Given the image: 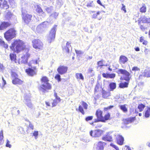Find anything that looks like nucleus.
<instances>
[{
  "mask_svg": "<svg viewBox=\"0 0 150 150\" xmlns=\"http://www.w3.org/2000/svg\"><path fill=\"white\" fill-rule=\"evenodd\" d=\"M110 145L111 146H112L113 148H115L117 150H118V148L116 145L113 144H110Z\"/></svg>",
  "mask_w": 150,
  "mask_h": 150,
  "instance_id": "e2e57ef3",
  "label": "nucleus"
},
{
  "mask_svg": "<svg viewBox=\"0 0 150 150\" xmlns=\"http://www.w3.org/2000/svg\"><path fill=\"white\" fill-rule=\"evenodd\" d=\"M10 58L12 61H14L16 59V55L13 53H11L10 55Z\"/></svg>",
  "mask_w": 150,
  "mask_h": 150,
  "instance_id": "e433bc0d",
  "label": "nucleus"
},
{
  "mask_svg": "<svg viewBox=\"0 0 150 150\" xmlns=\"http://www.w3.org/2000/svg\"><path fill=\"white\" fill-rule=\"evenodd\" d=\"M142 75L145 77H150V68L145 70L142 74Z\"/></svg>",
  "mask_w": 150,
  "mask_h": 150,
  "instance_id": "5701e85b",
  "label": "nucleus"
},
{
  "mask_svg": "<svg viewBox=\"0 0 150 150\" xmlns=\"http://www.w3.org/2000/svg\"><path fill=\"white\" fill-rule=\"evenodd\" d=\"M22 13V18L24 22L27 24L31 20L32 15L23 12V11Z\"/></svg>",
  "mask_w": 150,
  "mask_h": 150,
  "instance_id": "6e6552de",
  "label": "nucleus"
},
{
  "mask_svg": "<svg viewBox=\"0 0 150 150\" xmlns=\"http://www.w3.org/2000/svg\"><path fill=\"white\" fill-rule=\"evenodd\" d=\"M57 3L59 7H60L62 4L61 3L59 2V0H58L57 1Z\"/></svg>",
  "mask_w": 150,
  "mask_h": 150,
  "instance_id": "69168bd1",
  "label": "nucleus"
},
{
  "mask_svg": "<svg viewBox=\"0 0 150 150\" xmlns=\"http://www.w3.org/2000/svg\"><path fill=\"white\" fill-rule=\"evenodd\" d=\"M41 85L40 86V89L43 92L50 89L51 86L48 82L49 80L45 76H43L41 79Z\"/></svg>",
  "mask_w": 150,
  "mask_h": 150,
  "instance_id": "f03ea898",
  "label": "nucleus"
},
{
  "mask_svg": "<svg viewBox=\"0 0 150 150\" xmlns=\"http://www.w3.org/2000/svg\"><path fill=\"white\" fill-rule=\"evenodd\" d=\"M68 69V67L64 66H60L57 69V71L58 73L62 75L66 73Z\"/></svg>",
  "mask_w": 150,
  "mask_h": 150,
  "instance_id": "9b49d317",
  "label": "nucleus"
},
{
  "mask_svg": "<svg viewBox=\"0 0 150 150\" xmlns=\"http://www.w3.org/2000/svg\"><path fill=\"white\" fill-rule=\"evenodd\" d=\"M102 111L99 109H98L97 110L96 112V115L97 117V119L94 120V122H105L104 120L103 119V117L102 116Z\"/></svg>",
  "mask_w": 150,
  "mask_h": 150,
  "instance_id": "0eeeda50",
  "label": "nucleus"
},
{
  "mask_svg": "<svg viewBox=\"0 0 150 150\" xmlns=\"http://www.w3.org/2000/svg\"><path fill=\"white\" fill-rule=\"evenodd\" d=\"M10 25V24L8 22H4L2 23L0 26V30H3L6 28Z\"/></svg>",
  "mask_w": 150,
  "mask_h": 150,
  "instance_id": "b1692460",
  "label": "nucleus"
},
{
  "mask_svg": "<svg viewBox=\"0 0 150 150\" xmlns=\"http://www.w3.org/2000/svg\"><path fill=\"white\" fill-rule=\"evenodd\" d=\"M5 17L7 19L9 20L10 19H16V16L12 14L10 11H6L4 13Z\"/></svg>",
  "mask_w": 150,
  "mask_h": 150,
  "instance_id": "2eb2a0df",
  "label": "nucleus"
},
{
  "mask_svg": "<svg viewBox=\"0 0 150 150\" xmlns=\"http://www.w3.org/2000/svg\"><path fill=\"white\" fill-rule=\"evenodd\" d=\"M134 118H133L132 119L131 118H128L127 119H125L124 121V124H128L129 123H131L132 121L134 120Z\"/></svg>",
  "mask_w": 150,
  "mask_h": 150,
  "instance_id": "f704fd0d",
  "label": "nucleus"
},
{
  "mask_svg": "<svg viewBox=\"0 0 150 150\" xmlns=\"http://www.w3.org/2000/svg\"><path fill=\"white\" fill-rule=\"evenodd\" d=\"M146 8L145 6H142L140 9V12L145 13L146 11Z\"/></svg>",
  "mask_w": 150,
  "mask_h": 150,
  "instance_id": "49530a36",
  "label": "nucleus"
},
{
  "mask_svg": "<svg viewBox=\"0 0 150 150\" xmlns=\"http://www.w3.org/2000/svg\"><path fill=\"white\" fill-rule=\"evenodd\" d=\"M145 107V105L141 103L139 104L138 105V109H139V112H142L144 110Z\"/></svg>",
  "mask_w": 150,
  "mask_h": 150,
  "instance_id": "cd10ccee",
  "label": "nucleus"
},
{
  "mask_svg": "<svg viewBox=\"0 0 150 150\" xmlns=\"http://www.w3.org/2000/svg\"><path fill=\"white\" fill-rule=\"evenodd\" d=\"M120 108L124 112L127 111V109L125 105H121L119 106Z\"/></svg>",
  "mask_w": 150,
  "mask_h": 150,
  "instance_id": "4c0bfd02",
  "label": "nucleus"
},
{
  "mask_svg": "<svg viewBox=\"0 0 150 150\" xmlns=\"http://www.w3.org/2000/svg\"><path fill=\"white\" fill-rule=\"evenodd\" d=\"M57 25H54L51 29L47 38V40L49 43L53 41L55 38Z\"/></svg>",
  "mask_w": 150,
  "mask_h": 150,
  "instance_id": "20e7f679",
  "label": "nucleus"
},
{
  "mask_svg": "<svg viewBox=\"0 0 150 150\" xmlns=\"http://www.w3.org/2000/svg\"><path fill=\"white\" fill-rule=\"evenodd\" d=\"M110 114L109 113H108L107 114H105L104 117H103V119L104 120L105 122H106V120H109L110 118Z\"/></svg>",
  "mask_w": 150,
  "mask_h": 150,
  "instance_id": "c9c22d12",
  "label": "nucleus"
},
{
  "mask_svg": "<svg viewBox=\"0 0 150 150\" xmlns=\"http://www.w3.org/2000/svg\"><path fill=\"white\" fill-rule=\"evenodd\" d=\"M33 135L34 136L35 139H37L38 138V132L35 131L33 133Z\"/></svg>",
  "mask_w": 150,
  "mask_h": 150,
  "instance_id": "3c124183",
  "label": "nucleus"
},
{
  "mask_svg": "<svg viewBox=\"0 0 150 150\" xmlns=\"http://www.w3.org/2000/svg\"><path fill=\"white\" fill-rule=\"evenodd\" d=\"M128 59L127 57L121 55L120 56L119 59V63L121 64H124L127 62Z\"/></svg>",
  "mask_w": 150,
  "mask_h": 150,
  "instance_id": "aec40b11",
  "label": "nucleus"
},
{
  "mask_svg": "<svg viewBox=\"0 0 150 150\" xmlns=\"http://www.w3.org/2000/svg\"><path fill=\"white\" fill-rule=\"evenodd\" d=\"M141 23L140 21L139 22V25H140V28L142 30H144L145 29H146L147 28V27L143 25H141Z\"/></svg>",
  "mask_w": 150,
  "mask_h": 150,
  "instance_id": "a19ab883",
  "label": "nucleus"
},
{
  "mask_svg": "<svg viewBox=\"0 0 150 150\" xmlns=\"http://www.w3.org/2000/svg\"><path fill=\"white\" fill-rule=\"evenodd\" d=\"M132 70L134 71H139V69L137 67H133Z\"/></svg>",
  "mask_w": 150,
  "mask_h": 150,
  "instance_id": "13d9d810",
  "label": "nucleus"
},
{
  "mask_svg": "<svg viewBox=\"0 0 150 150\" xmlns=\"http://www.w3.org/2000/svg\"><path fill=\"white\" fill-rule=\"evenodd\" d=\"M35 7L36 8V10L37 12L40 13L43 12V11L41 7L39 5L37 4L35 5Z\"/></svg>",
  "mask_w": 150,
  "mask_h": 150,
  "instance_id": "7c9ffc66",
  "label": "nucleus"
},
{
  "mask_svg": "<svg viewBox=\"0 0 150 150\" xmlns=\"http://www.w3.org/2000/svg\"><path fill=\"white\" fill-rule=\"evenodd\" d=\"M58 13L56 12H54L53 13H52L50 16L51 18H53L55 19L56 18L58 15Z\"/></svg>",
  "mask_w": 150,
  "mask_h": 150,
  "instance_id": "58836bf2",
  "label": "nucleus"
},
{
  "mask_svg": "<svg viewBox=\"0 0 150 150\" xmlns=\"http://www.w3.org/2000/svg\"><path fill=\"white\" fill-rule=\"evenodd\" d=\"M25 103L29 108H31L33 107V105L30 102V99L29 97L25 96Z\"/></svg>",
  "mask_w": 150,
  "mask_h": 150,
  "instance_id": "6ab92c4d",
  "label": "nucleus"
},
{
  "mask_svg": "<svg viewBox=\"0 0 150 150\" xmlns=\"http://www.w3.org/2000/svg\"><path fill=\"white\" fill-rule=\"evenodd\" d=\"M26 71L29 75L31 76L36 74V72L35 71L30 68L26 69Z\"/></svg>",
  "mask_w": 150,
  "mask_h": 150,
  "instance_id": "412c9836",
  "label": "nucleus"
},
{
  "mask_svg": "<svg viewBox=\"0 0 150 150\" xmlns=\"http://www.w3.org/2000/svg\"><path fill=\"white\" fill-rule=\"evenodd\" d=\"M122 5L123 6L122 8V10L124 11L125 13H126V11L125 10V6L123 4H122Z\"/></svg>",
  "mask_w": 150,
  "mask_h": 150,
  "instance_id": "338daca9",
  "label": "nucleus"
},
{
  "mask_svg": "<svg viewBox=\"0 0 150 150\" xmlns=\"http://www.w3.org/2000/svg\"><path fill=\"white\" fill-rule=\"evenodd\" d=\"M103 97L104 98H106L110 96V93L107 92L106 91L103 90L102 92Z\"/></svg>",
  "mask_w": 150,
  "mask_h": 150,
  "instance_id": "2f4dec72",
  "label": "nucleus"
},
{
  "mask_svg": "<svg viewBox=\"0 0 150 150\" xmlns=\"http://www.w3.org/2000/svg\"><path fill=\"white\" fill-rule=\"evenodd\" d=\"M55 79L59 81H61V79L60 78V76L59 74H57L55 76Z\"/></svg>",
  "mask_w": 150,
  "mask_h": 150,
  "instance_id": "09e8293b",
  "label": "nucleus"
},
{
  "mask_svg": "<svg viewBox=\"0 0 150 150\" xmlns=\"http://www.w3.org/2000/svg\"><path fill=\"white\" fill-rule=\"evenodd\" d=\"M45 10L48 13H50L53 10V8L52 7H47V8H45Z\"/></svg>",
  "mask_w": 150,
  "mask_h": 150,
  "instance_id": "79ce46f5",
  "label": "nucleus"
},
{
  "mask_svg": "<svg viewBox=\"0 0 150 150\" xmlns=\"http://www.w3.org/2000/svg\"><path fill=\"white\" fill-rule=\"evenodd\" d=\"M4 69V67L3 64L0 63V70L2 71Z\"/></svg>",
  "mask_w": 150,
  "mask_h": 150,
  "instance_id": "0e129e2a",
  "label": "nucleus"
},
{
  "mask_svg": "<svg viewBox=\"0 0 150 150\" xmlns=\"http://www.w3.org/2000/svg\"><path fill=\"white\" fill-rule=\"evenodd\" d=\"M59 102H58V101L57 100V99H54L52 103V107L55 106L57 103Z\"/></svg>",
  "mask_w": 150,
  "mask_h": 150,
  "instance_id": "603ef678",
  "label": "nucleus"
},
{
  "mask_svg": "<svg viewBox=\"0 0 150 150\" xmlns=\"http://www.w3.org/2000/svg\"><path fill=\"white\" fill-rule=\"evenodd\" d=\"M101 12L100 11H98L96 14H94L92 16V18H96L98 15H99Z\"/></svg>",
  "mask_w": 150,
  "mask_h": 150,
  "instance_id": "a18cd8bd",
  "label": "nucleus"
},
{
  "mask_svg": "<svg viewBox=\"0 0 150 150\" xmlns=\"http://www.w3.org/2000/svg\"><path fill=\"white\" fill-rule=\"evenodd\" d=\"M26 121L29 122V127L31 129H32L33 130L34 129V126L28 120H26Z\"/></svg>",
  "mask_w": 150,
  "mask_h": 150,
  "instance_id": "4d7b16f0",
  "label": "nucleus"
},
{
  "mask_svg": "<svg viewBox=\"0 0 150 150\" xmlns=\"http://www.w3.org/2000/svg\"><path fill=\"white\" fill-rule=\"evenodd\" d=\"M10 48L14 52L17 53L19 52L21 50L24 51L25 54L19 59V63L24 64L27 63L28 59L30 56V54L28 53L30 49L29 45L26 44L20 40H16L12 44Z\"/></svg>",
  "mask_w": 150,
  "mask_h": 150,
  "instance_id": "f257e3e1",
  "label": "nucleus"
},
{
  "mask_svg": "<svg viewBox=\"0 0 150 150\" xmlns=\"http://www.w3.org/2000/svg\"><path fill=\"white\" fill-rule=\"evenodd\" d=\"M128 82H121L120 83L119 86V87L121 88H127L128 87Z\"/></svg>",
  "mask_w": 150,
  "mask_h": 150,
  "instance_id": "bb28decb",
  "label": "nucleus"
},
{
  "mask_svg": "<svg viewBox=\"0 0 150 150\" xmlns=\"http://www.w3.org/2000/svg\"><path fill=\"white\" fill-rule=\"evenodd\" d=\"M97 64L99 66H102L103 65V61H100L98 62Z\"/></svg>",
  "mask_w": 150,
  "mask_h": 150,
  "instance_id": "bf43d9fd",
  "label": "nucleus"
},
{
  "mask_svg": "<svg viewBox=\"0 0 150 150\" xmlns=\"http://www.w3.org/2000/svg\"><path fill=\"white\" fill-rule=\"evenodd\" d=\"M0 7L1 8L6 9L9 8V5L6 0H0Z\"/></svg>",
  "mask_w": 150,
  "mask_h": 150,
  "instance_id": "dca6fc26",
  "label": "nucleus"
},
{
  "mask_svg": "<svg viewBox=\"0 0 150 150\" xmlns=\"http://www.w3.org/2000/svg\"><path fill=\"white\" fill-rule=\"evenodd\" d=\"M117 143L120 145H122L123 144L124 141L123 137L119 134H117L116 137Z\"/></svg>",
  "mask_w": 150,
  "mask_h": 150,
  "instance_id": "a211bd4d",
  "label": "nucleus"
},
{
  "mask_svg": "<svg viewBox=\"0 0 150 150\" xmlns=\"http://www.w3.org/2000/svg\"><path fill=\"white\" fill-rule=\"evenodd\" d=\"M142 21L143 23H149V26L148 27L150 26V18L148 16H142L140 18L139 21Z\"/></svg>",
  "mask_w": 150,
  "mask_h": 150,
  "instance_id": "ddd939ff",
  "label": "nucleus"
},
{
  "mask_svg": "<svg viewBox=\"0 0 150 150\" xmlns=\"http://www.w3.org/2000/svg\"><path fill=\"white\" fill-rule=\"evenodd\" d=\"M109 86L110 90V91H113L116 88V84L115 83H110Z\"/></svg>",
  "mask_w": 150,
  "mask_h": 150,
  "instance_id": "a878e982",
  "label": "nucleus"
},
{
  "mask_svg": "<svg viewBox=\"0 0 150 150\" xmlns=\"http://www.w3.org/2000/svg\"><path fill=\"white\" fill-rule=\"evenodd\" d=\"M33 47L36 49L42 50L43 48V44L39 39H36L32 41Z\"/></svg>",
  "mask_w": 150,
  "mask_h": 150,
  "instance_id": "423d86ee",
  "label": "nucleus"
},
{
  "mask_svg": "<svg viewBox=\"0 0 150 150\" xmlns=\"http://www.w3.org/2000/svg\"><path fill=\"white\" fill-rule=\"evenodd\" d=\"M79 110L83 115L85 114V112L83 110V108L82 107L81 105H79Z\"/></svg>",
  "mask_w": 150,
  "mask_h": 150,
  "instance_id": "37998d69",
  "label": "nucleus"
},
{
  "mask_svg": "<svg viewBox=\"0 0 150 150\" xmlns=\"http://www.w3.org/2000/svg\"><path fill=\"white\" fill-rule=\"evenodd\" d=\"M114 135H115V134L113 133V132H109L106 136L103 137L102 139L103 140L109 142L112 141V137Z\"/></svg>",
  "mask_w": 150,
  "mask_h": 150,
  "instance_id": "f8f14e48",
  "label": "nucleus"
},
{
  "mask_svg": "<svg viewBox=\"0 0 150 150\" xmlns=\"http://www.w3.org/2000/svg\"><path fill=\"white\" fill-rule=\"evenodd\" d=\"M16 31L13 28H10L4 33V37L8 41H10L16 37Z\"/></svg>",
  "mask_w": 150,
  "mask_h": 150,
  "instance_id": "7ed1b4c3",
  "label": "nucleus"
},
{
  "mask_svg": "<svg viewBox=\"0 0 150 150\" xmlns=\"http://www.w3.org/2000/svg\"><path fill=\"white\" fill-rule=\"evenodd\" d=\"M2 80L3 81L2 83V84L0 83V87L2 89L6 84V82L3 77H2Z\"/></svg>",
  "mask_w": 150,
  "mask_h": 150,
  "instance_id": "ea45409f",
  "label": "nucleus"
},
{
  "mask_svg": "<svg viewBox=\"0 0 150 150\" xmlns=\"http://www.w3.org/2000/svg\"><path fill=\"white\" fill-rule=\"evenodd\" d=\"M93 116H88L86 117V118H85V120L86 121H88L89 120H91L93 119Z\"/></svg>",
  "mask_w": 150,
  "mask_h": 150,
  "instance_id": "864d4df0",
  "label": "nucleus"
},
{
  "mask_svg": "<svg viewBox=\"0 0 150 150\" xmlns=\"http://www.w3.org/2000/svg\"><path fill=\"white\" fill-rule=\"evenodd\" d=\"M82 105L85 109H87L88 105L86 103L83 102L82 103Z\"/></svg>",
  "mask_w": 150,
  "mask_h": 150,
  "instance_id": "8fccbe9b",
  "label": "nucleus"
},
{
  "mask_svg": "<svg viewBox=\"0 0 150 150\" xmlns=\"http://www.w3.org/2000/svg\"><path fill=\"white\" fill-rule=\"evenodd\" d=\"M87 6L88 7H93L94 6V5L93 3V1H92L91 2L88 3L87 4Z\"/></svg>",
  "mask_w": 150,
  "mask_h": 150,
  "instance_id": "c03bdc74",
  "label": "nucleus"
},
{
  "mask_svg": "<svg viewBox=\"0 0 150 150\" xmlns=\"http://www.w3.org/2000/svg\"><path fill=\"white\" fill-rule=\"evenodd\" d=\"M117 72L118 74H122L124 75V79L128 82L130 78V74L127 71L122 69H118L117 70Z\"/></svg>",
  "mask_w": 150,
  "mask_h": 150,
  "instance_id": "39448f33",
  "label": "nucleus"
},
{
  "mask_svg": "<svg viewBox=\"0 0 150 150\" xmlns=\"http://www.w3.org/2000/svg\"><path fill=\"white\" fill-rule=\"evenodd\" d=\"M97 2L98 4L100 5V6L104 7V6L101 3L100 0H98Z\"/></svg>",
  "mask_w": 150,
  "mask_h": 150,
  "instance_id": "774afa93",
  "label": "nucleus"
},
{
  "mask_svg": "<svg viewBox=\"0 0 150 150\" xmlns=\"http://www.w3.org/2000/svg\"><path fill=\"white\" fill-rule=\"evenodd\" d=\"M3 137V132L2 130L0 132V144H2L4 143Z\"/></svg>",
  "mask_w": 150,
  "mask_h": 150,
  "instance_id": "473e14b6",
  "label": "nucleus"
},
{
  "mask_svg": "<svg viewBox=\"0 0 150 150\" xmlns=\"http://www.w3.org/2000/svg\"><path fill=\"white\" fill-rule=\"evenodd\" d=\"M11 76L12 78V79L13 78H17L18 77V75L16 74V73L14 72H12Z\"/></svg>",
  "mask_w": 150,
  "mask_h": 150,
  "instance_id": "de8ad7c7",
  "label": "nucleus"
},
{
  "mask_svg": "<svg viewBox=\"0 0 150 150\" xmlns=\"http://www.w3.org/2000/svg\"><path fill=\"white\" fill-rule=\"evenodd\" d=\"M105 144V142H99L97 143L94 145L93 147L94 150H103Z\"/></svg>",
  "mask_w": 150,
  "mask_h": 150,
  "instance_id": "9d476101",
  "label": "nucleus"
},
{
  "mask_svg": "<svg viewBox=\"0 0 150 150\" xmlns=\"http://www.w3.org/2000/svg\"><path fill=\"white\" fill-rule=\"evenodd\" d=\"M0 45L1 46L6 49L8 47V45L6 44L1 39H0Z\"/></svg>",
  "mask_w": 150,
  "mask_h": 150,
  "instance_id": "c85d7f7f",
  "label": "nucleus"
},
{
  "mask_svg": "<svg viewBox=\"0 0 150 150\" xmlns=\"http://www.w3.org/2000/svg\"><path fill=\"white\" fill-rule=\"evenodd\" d=\"M70 47V43L67 42L66 43V46L63 47V50L64 52L69 53V48Z\"/></svg>",
  "mask_w": 150,
  "mask_h": 150,
  "instance_id": "393cba45",
  "label": "nucleus"
},
{
  "mask_svg": "<svg viewBox=\"0 0 150 150\" xmlns=\"http://www.w3.org/2000/svg\"><path fill=\"white\" fill-rule=\"evenodd\" d=\"M143 116L146 118H148L150 116V107L146 108L143 112Z\"/></svg>",
  "mask_w": 150,
  "mask_h": 150,
  "instance_id": "f3484780",
  "label": "nucleus"
},
{
  "mask_svg": "<svg viewBox=\"0 0 150 150\" xmlns=\"http://www.w3.org/2000/svg\"><path fill=\"white\" fill-rule=\"evenodd\" d=\"M75 51L76 54H80L83 53V52L81 50H75Z\"/></svg>",
  "mask_w": 150,
  "mask_h": 150,
  "instance_id": "052dcab7",
  "label": "nucleus"
},
{
  "mask_svg": "<svg viewBox=\"0 0 150 150\" xmlns=\"http://www.w3.org/2000/svg\"><path fill=\"white\" fill-rule=\"evenodd\" d=\"M49 25L48 22L45 21L38 25L36 29L37 30L40 31L43 28H46Z\"/></svg>",
  "mask_w": 150,
  "mask_h": 150,
  "instance_id": "4468645a",
  "label": "nucleus"
},
{
  "mask_svg": "<svg viewBox=\"0 0 150 150\" xmlns=\"http://www.w3.org/2000/svg\"><path fill=\"white\" fill-rule=\"evenodd\" d=\"M10 141L8 139H7L6 143V146L7 147H8L9 148H11V145L10 144Z\"/></svg>",
  "mask_w": 150,
  "mask_h": 150,
  "instance_id": "5fc2aeb1",
  "label": "nucleus"
},
{
  "mask_svg": "<svg viewBox=\"0 0 150 150\" xmlns=\"http://www.w3.org/2000/svg\"><path fill=\"white\" fill-rule=\"evenodd\" d=\"M115 75L114 74H109V78H114L115 76Z\"/></svg>",
  "mask_w": 150,
  "mask_h": 150,
  "instance_id": "6e6d98bb",
  "label": "nucleus"
},
{
  "mask_svg": "<svg viewBox=\"0 0 150 150\" xmlns=\"http://www.w3.org/2000/svg\"><path fill=\"white\" fill-rule=\"evenodd\" d=\"M76 78L77 79L83 80L84 77L81 73H76Z\"/></svg>",
  "mask_w": 150,
  "mask_h": 150,
  "instance_id": "72a5a7b5",
  "label": "nucleus"
},
{
  "mask_svg": "<svg viewBox=\"0 0 150 150\" xmlns=\"http://www.w3.org/2000/svg\"><path fill=\"white\" fill-rule=\"evenodd\" d=\"M103 76L104 77H105L107 78H109V74H105L103 73L102 74Z\"/></svg>",
  "mask_w": 150,
  "mask_h": 150,
  "instance_id": "680f3d73",
  "label": "nucleus"
},
{
  "mask_svg": "<svg viewBox=\"0 0 150 150\" xmlns=\"http://www.w3.org/2000/svg\"><path fill=\"white\" fill-rule=\"evenodd\" d=\"M103 131L100 129H96L93 131H91L90 132L91 136L93 137H100L103 134Z\"/></svg>",
  "mask_w": 150,
  "mask_h": 150,
  "instance_id": "1a4fd4ad",
  "label": "nucleus"
},
{
  "mask_svg": "<svg viewBox=\"0 0 150 150\" xmlns=\"http://www.w3.org/2000/svg\"><path fill=\"white\" fill-rule=\"evenodd\" d=\"M23 81L18 78H13L12 79V83L14 84L21 85L23 83Z\"/></svg>",
  "mask_w": 150,
  "mask_h": 150,
  "instance_id": "4be33fe9",
  "label": "nucleus"
},
{
  "mask_svg": "<svg viewBox=\"0 0 150 150\" xmlns=\"http://www.w3.org/2000/svg\"><path fill=\"white\" fill-rule=\"evenodd\" d=\"M38 63V60H32L31 61L28 63V65L29 66L31 67H33V64H37Z\"/></svg>",
  "mask_w": 150,
  "mask_h": 150,
  "instance_id": "c756f323",
  "label": "nucleus"
}]
</instances>
